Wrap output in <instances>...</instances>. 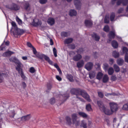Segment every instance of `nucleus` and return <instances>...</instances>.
<instances>
[{"label": "nucleus", "instance_id": "1", "mask_svg": "<svg viewBox=\"0 0 128 128\" xmlns=\"http://www.w3.org/2000/svg\"><path fill=\"white\" fill-rule=\"evenodd\" d=\"M10 61L14 62L16 64V70L18 72L21 77L24 80H26V78L24 75L22 68L23 67V65L15 57H12L10 59Z\"/></svg>", "mask_w": 128, "mask_h": 128}, {"label": "nucleus", "instance_id": "2", "mask_svg": "<svg viewBox=\"0 0 128 128\" xmlns=\"http://www.w3.org/2000/svg\"><path fill=\"white\" fill-rule=\"evenodd\" d=\"M71 92L72 94H76L77 98L82 101H83V100L80 97L78 96L77 95H81L88 101L90 102L91 101V100L89 95L84 91L81 90L80 92H79L78 91L75 89H72L71 90Z\"/></svg>", "mask_w": 128, "mask_h": 128}, {"label": "nucleus", "instance_id": "3", "mask_svg": "<svg viewBox=\"0 0 128 128\" xmlns=\"http://www.w3.org/2000/svg\"><path fill=\"white\" fill-rule=\"evenodd\" d=\"M97 104L100 110L103 111L106 114L110 115L112 114L114 112L111 109L110 110L107 108H105L102 103L101 101H98Z\"/></svg>", "mask_w": 128, "mask_h": 128}, {"label": "nucleus", "instance_id": "4", "mask_svg": "<svg viewBox=\"0 0 128 128\" xmlns=\"http://www.w3.org/2000/svg\"><path fill=\"white\" fill-rule=\"evenodd\" d=\"M6 8L12 10H18L20 8V7L16 4L12 3L10 5L6 6Z\"/></svg>", "mask_w": 128, "mask_h": 128}, {"label": "nucleus", "instance_id": "5", "mask_svg": "<svg viewBox=\"0 0 128 128\" xmlns=\"http://www.w3.org/2000/svg\"><path fill=\"white\" fill-rule=\"evenodd\" d=\"M110 109L114 112H116L118 109L117 104L114 102H112L109 103Z\"/></svg>", "mask_w": 128, "mask_h": 128}, {"label": "nucleus", "instance_id": "6", "mask_svg": "<svg viewBox=\"0 0 128 128\" xmlns=\"http://www.w3.org/2000/svg\"><path fill=\"white\" fill-rule=\"evenodd\" d=\"M78 118L77 114H74L72 115V122L74 124H76V126L78 125L79 123V121L76 120Z\"/></svg>", "mask_w": 128, "mask_h": 128}, {"label": "nucleus", "instance_id": "7", "mask_svg": "<svg viewBox=\"0 0 128 128\" xmlns=\"http://www.w3.org/2000/svg\"><path fill=\"white\" fill-rule=\"evenodd\" d=\"M122 49L123 53L126 54L124 57L125 61L126 62H128V54L127 53L128 50L125 47H123Z\"/></svg>", "mask_w": 128, "mask_h": 128}, {"label": "nucleus", "instance_id": "8", "mask_svg": "<svg viewBox=\"0 0 128 128\" xmlns=\"http://www.w3.org/2000/svg\"><path fill=\"white\" fill-rule=\"evenodd\" d=\"M23 30L17 28L15 31H14L13 33L14 35L22 34L24 33Z\"/></svg>", "mask_w": 128, "mask_h": 128}, {"label": "nucleus", "instance_id": "9", "mask_svg": "<svg viewBox=\"0 0 128 128\" xmlns=\"http://www.w3.org/2000/svg\"><path fill=\"white\" fill-rule=\"evenodd\" d=\"M42 22L40 21H39L38 19H36L33 20L32 23V24L35 26H37L40 25Z\"/></svg>", "mask_w": 128, "mask_h": 128}, {"label": "nucleus", "instance_id": "10", "mask_svg": "<svg viewBox=\"0 0 128 128\" xmlns=\"http://www.w3.org/2000/svg\"><path fill=\"white\" fill-rule=\"evenodd\" d=\"M93 64L91 62L88 63L85 66V68L88 70L89 71L92 68Z\"/></svg>", "mask_w": 128, "mask_h": 128}, {"label": "nucleus", "instance_id": "11", "mask_svg": "<svg viewBox=\"0 0 128 128\" xmlns=\"http://www.w3.org/2000/svg\"><path fill=\"white\" fill-rule=\"evenodd\" d=\"M116 36L115 32L114 30H112V31H110L108 35V37L110 39H112L114 38Z\"/></svg>", "mask_w": 128, "mask_h": 128}, {"label": "nucleus", "instance_id": "12", "mask_svg": "<svg viewBox=\"0 0 128 128\" xmlns=\"http://www.w3.org/2000/svg\"><path fill=\"white\" fill-rule=\"evenodd\" d=\"M8 75L6 74L0 72V82L2 83L4 82V78L6 77Z\"/></svg>", "mask_w": 128, "mask_h": 128}, {"label": "nucleus", "instance_id": "13", "mask_svg": "<svg viewBox=\"0 0 128 128\" xmlns=\"http://www.w3.org/2000/svg\"><path fill=\"white\" fill-rule=\"evenodd\" d=\"M31 117L30 115L28 114L25 116L22 117L21 118V120L23 122L28 120Z\"/></svg>", "mask_w": 128, "mask_h": 128}, {"label": "nucleus", "instance_id": "14", "mask_svg": "<svg viewBox=\"0 0 128 128\" xmlns=\"http://www.w3.org/2000/svg\"><path fill=\"white\" fill-rule=\"evenodd\" d=\"M74 3L76 8L79 9L80 7V0H74Z\"/></svg>", "mask_w": 128, "mask_h": 128}, {"label": "nucleus", "instance_id": "15", "mask_svg": "<svg viewBox=\"0 0 128 128\" xmlns=\"http://www.w3.org/2000/svg\"><path fill=\"white\" fill-rule=\"evenodd\" d=\"M121 3L123 5H126L128 3V0H119L117 2V4L118 5H119Z\"/></svg>", "mask_w": 128, "mask_h": 128}, {"label": "nucleus", "instance_id": "16", "mask_svg": "<svg viewBox=\"0 0 128 128\" xmlns=\"http://www.w3.org/2000/svg\"><path fill=\"white\" fill-rule=\"evenodd\" d=\"M82 57V56L81 55L78 54L74 56L73 59L74 60L77 61L80 59Z\"/></svg>", "mask_w": 128, "mask_h": 128}, {"label": "nucleus", "instance_id": "17", "mask_svg": "<svg viewBox=\"0 0 128 128\" xmlns=\"http://www.w3.org/2000/svg\"><path fill=\"white\" fill-rule=\"evenodd\" d=\"M73 40V39L71 38H69L65 39L64 42L65 44H68L72 43Z\"/></svg>", "mask_w": 128, "mask_h": 128}, {"label": "nucleus", "instance_id": "18", "mask_svg": "<svg viewBox=\"0 0 128 128\" xmlns=\"http://www.w3.org/2000/svg\"><path fill=\"white\" fill-rule=\"evenodd\" d=\"M47 22L49 24L52 26L54 24L55 20L53 18H50L48 19Z\"/></svg>", "mask_w": 128, "mask_h": 128}, {"label": "nucleus", "instance_id": "19", "mask_svg": "<svg viewBox=\"0 0 128 128\" xmlns=\"http://www.w3.org/2000/svg\"><path fill=\"white\" fill-rule=\"evenodd\" d=\"M85 24L87 26H90L92 24V21L90 20H86L85 21Z\"/></svg>", "mask_w": 128, "mask_h": 128}, {"label": "nucleus", "instance_id": "20", "mask_svg": "<svg viewBox=\"0 0 128 128\" xmlns=\"http://www.w3.org/2000/svg\"><path fill=\"white\" fill-rule=\"evenodd\" d=\"M14 52L10 51H8L5 52L3 54V56H7L14 54Z\"/></svg>", "mask_w": 128, "mask_h": 128}, {"label": "nucleus", "instance_id": "21", "mask_svg": "<svg viewBox=\"0 0 128 128\" xmlns=\"http://www.w3.org/2000/svg\"><path fill=\"white\" fill-rule=\"evenodd\" d=\"M80 126L81 128H86L87 124L86 122L84 120H82L81 121Z\"/></svg>", "mask_w": 128, "mask_h": 128}, {"label": "nucleus", "instance_id": "22", "mask_svg": "<svg viewBox=\"0 0 128 128\" xmlns=\"http://www.w3.org/2000/svg\"><path fill=\"white\" fill-rule=\"evenodd\" d=\"M9 116L11 118H14L16 113L14 110H10V112L8 113Z\"/></svg>", "mask_w": 128, "mask_h": 128}, {"label": "nucleus", "instance_id": "23", "mask_svg": "<svg viewBox=\"0 0 128 128\" xmlns=\"http://www.w3.org/2000/svg\"><path fill=\"white\" fill-rule=\"evenodd\" d=\"M84 61L82 60L77 63V66L78 68H81L84 66Z\"/></svg>", "mask_w": 128, "mask_h": 128}, {"label": "nucleus", "instance_id": "24", "mask_svg": "<svg viewBox=\"0 0 128 128\" xmlns=\"http://www.w3.org/2000/svg\"><path fill=\"white\" fill-rule=\"evenodd\" d=\"M124 60L123 59L121 58L118 59L117 60V64L119 66H122Z\"/></svg>", "mask_w": 128, "mask_h": 128}, {"label": "nucleus", "instance_id": "25", "mask_svg": "<svg viewBox=\"0 0 128 128\" xmlns=\"http://www.w3.org/2000/svg\"><path fill=\"white\" fill-rule=\"evenodd\" d=\"M112 46L114 48H116L118 46V42L115 40L113 41L112 42Z\"/></svg>", "mask_w": 128, "mask_h": 128}, {"label": "nucleus", "instance_id": "26", "mask_svg": "<svg viewBox=\"0 0 128 128\" xmlns=\"http://www.w3.org/2000/svg\"><path fill=\"white\" fill-rule=\"evenodd\" d=\"M108 74L109 75H112L114 72V70L113 68L112 67H110L108 70Z\"/></svg>", "mask_w": 128, "mask_h": 128}, {"label": "nucleus", "instance_id": "27", "mask_svg": "<svg viewBox=\"0 0 128 128\" xmlns=\"http://www.w3.org/2000/svg\"><path fill=\"white\" fill-rule=\"evenodd\" d=\"M76 12L74 10H71L69 12V14L70 16H76Z\"/></svg>", "mask_w": 128, "mask_h": 128}, {"label": "nucleus", "instance_id": "28", "mask_svg": "<svg viewBox=\"0 0 128 128\" xmlns=\"http://www.w3.org/2000/svg\"><path fill=\"white\" fill-rule=\"evenodd\" d=\"M24 8L27 11H29L30 10V8L29 3L28 2H26L24 6Z\"/></svg>", "mask_w": 128, "mask_h": 128}, {"label": "nucleus", "instance_id": "29", "mask_svg": "<svg viewBox=\"0 0 128 128\" xmlns=\"http://www.w3.org/2000/svg\"><path fill=\"white\" fill-rule=\"evenodd\" d=\"M109 77L107 74H105L103 78V82H106L108 81V80Z\"/></svg>", "mask_w": 128, "mask_h": 128}, {"label": "nucleus", "instance_id": "30", "mask_svg": "<svg viewBox=\"0 0 128 128\" xmlns=\"http://www.w3.org/2000/svg\"><path fill=\"white\" fill-rule=\"evenodd\" d=\"M103 75V74L101 72H98V74L96 76L98 80H100L102 78Z\"/></svg>", "mask_w": 128, "mask_h": 128}, {"label": "nucleus", "instance_id": "31", "mask_svg": "<svg viewBox=\"0 0 128 128\" xmlns=\"http://www.w3.org/2000/svg\"><path fill=\"white\" fill-rule=\"evenodd\" d=\"M95 76V73L94 72H90L89 74V76L91 79L94 78Z\"/></svg>", "mask_w": 128, "mask_h": 128}, {"label": "nucleus", "instance_id": "32", "mask_svg": "<svg viewBox=\"0 0 128 128\" xmlns=\"http://www.w3.org/2000/svg\"><path fill=\"white\" fill-rule=\"evenodd\" d=\"M113 56L115 58H117L119 56V54L118 52L116 51H113L112 53Z\"/></svg>", "mask_w": 128, "mask_h": 128}, {"label": "nucleus", "instance_id": "33", "mask_svg": "<svg viewBox=\"0 0 128 128\" xmlns=\"http://www.w3.org/2000/svg\"><path fill=\"white\" fill-rule=\"evenodd\" d=\"M11 24L12 26V28L14 29V31H15L18 28L16 23L14 22H12Z\"/></svg>", "mask_w": 128, "mask_h": 128}, {"label": "nucleus", "instance_id": "34", "mask_svg": "<svg viewBox=\"0 0 128 128\" xmlns=\"http://www.w3.org/2000/svg\"><path fill=\"white\" fill-rule=\"evenodd\" d=\"M79 115L84 118H86L87 116V115L85 113L82 112H78Z\"/></svg>", "mask_w": 128, "mask_h": 128}, {"label": "nucleus", "instance_id": "35", "mask_svg": "<svg viewBox=\"0 0 128 128\" xmlns=\"http://www.w3.org/2000/svg\"><path fill=\"white\" fill-rule=\"evenodd\" d=\"M67 78L71 82H73L74 81L73 76L71 75L68 74L67 76Z\"/></svg>", "mask_w": 128, "mask_h": 128}, {"label": "nucleus", "instance_id": "36", "mask_svg": "<svg viewBox=\"0 0 128 128\" xmlns=\"http://www.w3.org/2000/svg\"><path fill=\"white\" fill-rule=\"evenodd\" d=\"M114 68L115 71L116 72H118L120 71V69L118 67L116 64H114Z\"/></svg>", "mask_w": 128, "mask_h": 128}, {"label": "nucleus", "instance_id": "37", "mask_svg": "<svg viewBox=\"0 0 128 128\" xmlns=\"http://www.w3.org/2000/svg\"><path fill=\"white\" fill-rule=\"evenodd\" d=\"M61 36L63 37H67L69 36L70 34L66 32H61Z\"/></svg>", "mask_w": 128, "mask_h": 128}, {"label": "nucleus", "instance_id": "38", "mask_svg": "<svg viewBox=\"0 0 128 128\" xmlns=\"http://www.w3.org/2000/svg\"><path fill=\"white\" fill-rule=\"evenodd\" d=\"M92 36L93 38H94L95 40L96 41H98L100 38V37L95 34H94Z\"/></svg>", "mask_w": 128, "mask_h": 128}, {"label": "nucleus", "instance_id": "39", "mask_svg": "<svg viewBox=\"0 0 128 128\" xmlns=\"http://www.w3.org/2000/svg\"><path fill=\"white\" fill-rule=\"evenodd\" d=\"M86 109L88 111H90L92 110L91 105L88 104H87L86 106Z\"/></svg>", "mask_w": 128, "mask_h": 128}, {"label": "nucleus", "instance_id": "40", "mask_svg": "<svg viewBox=\"0 0 128 128\" xmlns=\"http://www.w3.org/2000/svg\"><path fill=\"white\" fill-rule=\"evenodd\" d=\"M103 67L105 71H106L107 70L108 68V64L106 63H105L103 64Z\"/></svg>", "mask_w": 128, "mask_h": 128}, {"label": "nucleus", "instance_id": "41", "mask_svg": "<svg viewBox=\"0 0 128 128\" xmlns=\"http://www.w3.org/2000/svg\"><path fill=\"white\" fill-rule=\"evenodd\" d=\"M44 55L39 53L37 54L36 55L37 57L40 59H42L44 57Z\"/></svg>", "mask_w": 128, "mask_h": 128}, {"label": "nucleus", "instance_id": "42", "mask_svg": "<svg viewBox=\"0 0 128 128\" xmlns=\"http://www.w3.org/2000/svg\"><path fill=\"white\" fill-rule=\"evenodd\" d=\"M104 31L106 32H108L109 30V28L108 26H105L104 28Z\"/></svg>", "mask_w": 128, "mask_h": 128}, {"label": "nucleus", "instance_id": "43", "mask_svg": "<svg viewBox=\"0 0 128 128\" xmlns=\"http://www.w3.org/2000/svg\"><path fill=\"white\" fill-rule=\"evenodd\" d=\"M115 16L114 14L112 13L111 14L110 16V20L111 21H114V19Z\"/></svg>", "mask_w": 128, "mask_h": 128}, {"label": "nucleus", "instance_id": "44", "mask_svg": "<svg viewBox=\"0 0 128 128\" xmlns=\"http://www.w3.org/2000/svg\"><path fill=\"white\" fill-rule=\"evenodd\" d=\"M122 108L124 110H128V103L124 104Z\"/></svg>", "mask_w": 128, "mask_h": 128}, {"label": "nucleus", "instance_id": "45", "mask_svg": "<svg viewBox=\"0 0 128 128\" xmlns=\"http://www.w3.org/2000/svg\"><path fill=\"white\" fill-rule=\"evenodd\" d=\"M16 20L19 24L21 25L22 24V20L19 18L18 17H16Z\"/></svg>", "mask_w": 128, "mask_h": 128}, {"label": "nucleus", "instance_id": "46", "mask_svg": "<svg viewBox=\"0 0 128 128\" xmlns=\"http://www.w3.org/2000/svg\"><path fill=\"white\" fill-rule=\"evenodd\" d=\"M104 22L106 23H108L109 22V18L108 16H106L105 17Z\"/></svg>", "mask_w": 128, "mask_h": 128}, {"label": "nucleus", "instance_id": "47", "mask_svg": "<svg viewBox=\"0 0 128 128\" xmlns=\"http://www.w3.org/2000/svg\"><path fill=\"white\" fill-rule=\"evenodd\" d=\"M53 51L54 56L55 57L57 56V50L55 48H53Z\"/></svg>", "mask_w": 128, "mask_h": 128}, {"label": "nucleus", "instance_id": "48", "mask_svg": "<svg viewBox=\"0 0 128 128\" xmlns=\"http://www.w3.org/2000/svg\"><path fill=\"white\" fill-rule=\"evenodd\" d=\"M29 71L31 73H34L35 71V70L33 67H31L29 70Z\"/></svg>", "mask_w": 128, "mask_h": 128}, {"label": "nucleus", "instance_id": "49", "mask_svg": "<svg viewBox=\"0 0 128 128\" xmlns=\"http://www.w3.org/2000/svg\"><path fill=\"white\" fill-rule=\"evenodd\" d=\"M67 122L68 124L71 123V119L69 117H67L66 118Z\"/></svg>", "mask_w": 128, "mask_h": 128}, {"label": "nucleus", "instance_id": "50", "mask_svg": "<svg viewBox=\"0 0 128 128\" xmlns=\"http://www.w3.org/2000/svg\"><path fill=\"white\" fill-rule=\"evenodd\" d=\"M50 103L52 104H54L55 102V99L54 98H51L50 100Z\"/></svg>", "mask_w": 128, "mask_h": 128}, {"label": "nucleus", "instance_id": "51", "mask_svg": "<svg viewBox=\"0 0 128 128\" xmlns=\"http://www.w3.org/2000/svg\"><path fill=\"white\" fill-rule=\"evenodd\" d=\"M62 96L64 97V98L66 99L68 98L69 97V95L68 94H65L63 95Z\"/></svg>", "mask_w": 128, "mask_h": 128}, {"label": "nucleus", "instance_id": "52", "mask_svg": "<svg viewBox=\"0 0 128 128\" xmlns=\"http://www.w3.org/2000/svg\"><path fill=\"white\" fill-rule=\"evenodd\" d=\"M47 0H40V2L42 4L45 3L47 2Z\"/></svg>", "mask_w": 128, "mask_h": 128}, {"label": "nucleus", "instance_id": "53", "mask_svg": "<svg viewBox=\"0 0 128 128\" xmlns=\"http://www.w3.org/2000/svg\"><path fill=\"white\" fill-rule=\"evenodd\" d=\"M22 86L24 88H25L26 86V84L25 82H22Z\"/></svg>", "mask_w": 128, "mask_h": 128}, {"label": "nucleus", "instance_id": "54", "mask_svg": "<svg viewBox=\"0 0 128 128\" xmlns=\"http://www.w3.org/2000/svg\"><path fill=\"white\" fill-rule=\"evenodd\" d=\"M98 94L99 96L100 97L102 98L103 97L104 95L102 92H98Z\"/></svg>", "mask_w": 128, "mask_h": 128}, {"label": "nucleus", "instance_id": "55", "mask_svg": "<svg viewBox=\"0 0 128 128\" xmlns=\"http://www.w3.org/2000/svg\"><path fill=\"white\" fill-rule=\"evenodd\" d=\"M32 48L33 49V52L34 54L36 55L37 54V51L36 48L34 47H32Z\"/></svg>", "mask_w": 128, "mask_h": 128}, {"label": "nucleus", "instance_id": "56", "mask_svg": "<svg viewBox=\"0 0 128 128\" xmlns=\"http://www.w3.org/2000/svg\"><path fill=\"white\" fill-rule=\"evenodd\" d=\"M109 63L110 64H112L114 63V61L113 59L110 58L109 59Z\"/></svg>", "mask_w": 128, "mask_h": 128}, {"label": "nucleus", "instance_id": "57", "mask_svg": "<svg viewBox=\"0 0 128 128\" xmlns=\"http://www.w3.org/2000/svg\"><path fill=\"white\" fill-rule=\"evenodd\" d=\"M116 78V76H112L111 77V79L112 80H115Z\"/></svg>", "mask_w": 128, "mask_h": 128}, {"label": "nucleus", "instance_id": "58", "mask_svg": "<svg viewBox=\"0 0 128 128\" xmlns=\"http://www.w3.org/2000/svg\"><path fill=\"white\" fill-rule=\"evenodd\" d=\"M56 79L59 81H60L62 80L61 78L58 76H56Z\"/></svg>", "mask_w": 128, "mask_h": 128}, {"label": "nucleus", "instance_id": "59", "mask_svg": "<svg viewBox=\"0 0 128 128\" xmlns=\"http://www.w3.org/2000/svg\"><path fill=\"white\" fill-rule=\"evenodd\" d=\"M69 47L72 49H73L75 48V46L74 44H72L69 46Z\"/></svg>", "mask_w": 128, "mask_h": 128}, {"label": "nucleus", "instance_id": "60", "mask_svg": "<svg viewBox=\"0 0 128 128\" xmlns=\"http://www.w3.org/2000/svg\"><path fill=\"white\" fill-rule=\"evenodd\" d=\"M27 45L28 46L32 48V47H33L31 44L29 42H27Z\"/></svg>", "mask_w": 128, "mask_h": 128}, {"label": "nucleus", "instance_id": "61", "mask_svg": "<svg viewBox=\"0 0 128 128\" xmlns=\"http://www.w3.org/2000/svg\"><path fill=\"white\" fill-rule=\"evenodd\" d=\"M44 58L48 62L50 60L49 57L46 56H44Z\"/></svg>", "mask_w": 128, "mask_h": 128}, {"label": "nucleus", "instance_id": "62", "mask_svg": "<svg viewBox=\"0 0 128 128\" xmlns=\"http://www.w3.org/2000/svg\"><path fill=\"white\" fill-rule=\"evenodd\" d=\"M54 66L56 68L57 70L60 69L59 67L57 64H55L54 65Z\"/></svg>", "mask_w": 128, "mask_h": 128}, {"label": "nucleus", "instance_id": "63", "mask_svg": "<svg viewBox=\"0 0 128 128\" xmlns=\"http://www.w3.org/2000/svg\"><path fill=\"white\" fill-rule=\"evenodd\" d=\"M112 94V93H106L105 94V96H109L111 95Z\"/></svg>", "mask_w": 128, "mask_h": 128}, {"label": "nucleus", "instance_id": "64", "mask_svg": "<svg viewBox=\"0 0 128 128\" xmlns=\"http://www.w3.org/2000/svg\"><path fill=\"white\" fill-rule=\"evenodd\" d=\"M52 86L50 84H48L47 86V88L49 90H50L52 88Z\"/></svg>", "mask_w": 128, "mask_h": 128}]
</instances>
